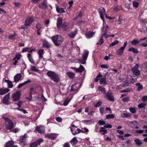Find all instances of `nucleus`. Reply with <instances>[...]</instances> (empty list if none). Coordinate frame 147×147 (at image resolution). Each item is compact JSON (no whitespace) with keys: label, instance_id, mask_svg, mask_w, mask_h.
I'll use <instances>...</instances> for the list:
<instances>
[{"label":"nucleus","instance_id":"nucleus-52","mask_svg":"<svg viewBox=\"0 0 147 147\" xmlns=\"http://www.w3.org/2000/svg\"><path fill=\"white\" fill-rule=\"evenodd\" d=\"M102 104V102L100 101H99L96 103V104L94 105V106L96 107H98Z\"/></svg>","mask_w":147,"mask_h":147},{"label":"nucleus","instance_id":"nucleus-21","mask_svg":"<svg viewBox=\"0 0 147 147\" xmlns=\"http://www.w3.org/2000/svg\"><path fill=\"white\" fill-rule=\"evenodd\" d=\"M62 19L61 18H59L57 19V26L58 30H60L61 28V25L62 24Z\"/></svg>","mask_w":147,"mask_h":147},{"label":"nucleus","instance_id":"nucleus-63","mask_svg":"<svg viewBox=\"0 0 147 147\" xmlns=\"http://www.w3.org/2000/svg\"><path fill=\"white\" fill-rule=\"evenodd\" d=\"M139 41H138L137 40H134L132 41L131 43L133 45H136L139 43Z\"/></svg>","mask_w":147,"mask_h":147},{"label":"nucleus","instance_id":"nucleus-2","mask_svg":"<svg viewBox=\"0 0 147 147\" xmlns=\"http://www.w3.org/2000/svg\"><path fill=\"white\" fill-rule=\"evenodd\" d=\"M51 39L55 45L57 46L61 45L63 40V38L58 35L53 36Z\"/></svg>","mask_w":147,"mask_h":147},{"label":"nucleus","instance_id":"nucleus-14","mask_svg":"<svg viewBox=\"0 0 147 147\" xmlns=\"http://www.w3.org/2000/svg\"><path fill=\"white\" fill-rule=\"evenodd\" d=\"M78 32L77 29H76L75 31L69 32L68 34V36L71 38H74L77 34Z\"/></svg>","mask_w":147,"mask_h":147},{"label":"nucleus","instance_id":"nucleus-26","mask_svg":"<svg viewBox=\"0 0 147 147\" xmlns=\"http://www.w3.org/2000/svg\"><path fill=\"white\" fill-rule=\"evenodd\" d=\"M9 95V94H7L4 97L3 100V103L5 104H8Z\"/></svg>","mask_w":147,"mask_h":147},{"label":"nucleus","instance_id":"nucleus-36","mask_svg":"<svg viewBox=\"0 0 147 147\" xmlns=\"http://www.w3.org/2000/svg\"><path fill=\"white\" fill-rule=\"evenodd\" d=\"M104 129L103 127H101L100 130L99 131V132H102L101 133L102 135H104L107 133V130Z\"/></svg>","mask_w":147,"mask_h":147},{"label":"nucleus","instance_id":"nucleus-28","mask_svg":"<svg viewBox=\"0 0 147 147\" xmlns=\"http://www.w3.org/2000/svg\"><path fill=\"white\" fill-rule=\"evenodd\" d=\"M94 34V32H92L89 31L87 32L85 34L86 37L87 38H90L93 36V35Z\"/></svg>","mask_w":147,"mask_h":147},{"label":"nucleus","instance_id":"nucleus-55","mask_svg":"<svg viewBox=\"0 0 147 147\" xmlns=\"http://www.w3.org/2000/svg\"><path fill=\"white\" fill-rule=\"evenodd\" d=\"M103 40L102 38V37H101L99 41L97 42L96 44L97 45H98L99 44L101 45L103 43Z\"/></svg>","mask_w":147,"mask_h":147},{"label":"nucleus","instance_id":"nucleus-24","mask_svg":"<svg viewBox=\"0 0 147 147\" xmlns=\"http://www.w3.org/2000/svg\"><path fill=\"white\" fill-rule=\"evenodd\" d=\"M88 54L89 51H88L84 50L82 55L83 59L86 61L88 57Z\"/></svg>","mask_w":147,"mask_h":147},{"label":"nucleus","instance_id":"nucleus-35","mask_svg":"<svg viewBox=\"0 0 147 147\" xmlns=\"http://www.w3.org/2000/svg\"><path fill=\"white\" fill-rule=\"evenodd\" d=\"M56 11L58 13H63L65 12V11L63 10L64 9L62 8H59L58 7H56Z\"/></svg>","mask_w":147,"mask_h":147},{"label":"nucleus","instance_id":"nucleus-60","mask_svg":"<svg viewBox=\"0 0 147 147\" xmlns=\"http://www.w3.org/2000/svg\"><path fill=\"white\" fill-rule=\"evenodd\" d=\"M16 35L15 34H11L8 36V38L10 39H13L15 38Z\"/></svg>","mask_w":147,"mask_h":147},{"label":"nucleus","instance_id":"nucleus-8","mask_svg":"<svg viewBox=\"0 0 147 147\" xmlns=\"http://www.w3.org/2000/svg\"><path fill=\"white\" fill-rule=\"evenodd\" d=\"M80 84H76L73 85L71 87V91L74 94L77 92L79 88H80Z\"/></svg>","mask_w":147,"mask_h":147},{"label":"nucleus","instance_id":"nucleus-62","mask_svg":"<svg viewBox=\"0 0 147 147\" xmlns=\"http://www.w3.org/2000/svg\"><path fill=\"white\" fill-rule=\"evenodd\" d=\"M8 85V87L9 88H13V86L12 85V83L9 81V82L7 83Z\"/></svg>","mask_w":147,"mask_h":147},{"label":"nucleus","instance_id":"nucleus-44","mask_svg":"<svg viewBox=\"0 0 147 147\" xmlns=\"http://www.w3.org/2000/svg\"><path fill=\"white\" fill-rule=\"evenodd\" d=\"M115 117V116L113 114H108L106 116V118L107 119H113Z\"/></svg>","mask_w":147,"mask_h":147},{"label":"nucleus","instance_id":"nucleus-31","mask_svg":"<svg viewBox=\"0 0 147 147\" xmlns=\"http://www.w3.org/2000/svg\"><path fill=\"white\" fill-rule=\"evenodd\" d=\"M98 89L99 90L103 93L104 95L106 93V90L105 88L102 86H99L98 87Z\"/></svg>","mask_w":147,"mask_h":147},{"label":"nucleus","instance_id":"nucleus-9","mask_svg":"<svg viewBox=\"0 0 147 147\" xmlns=\"http://www.w3.org/2000/svg\"><path fill=\"white\" fill-rule=\"evenodd\" d=\"M70 68L73 69L76 72L82 73L85 71V68L83 65H80V67L77 68L76 67H71Z\"/></svg>","mask_w":147,"mask_h":147},{"label":"nucleus","instance_id":"nucleus-6","mask_svg":"<svg viewBox=\"0 0 147 147\" xmlns=\"http://www.w3.org/2000/svg\"><path fill=\"white\" fill-rule=\"evenodd\" d=\"M71 126L72 127L71 128V130L73 135H76L80 132L81 130L79 128H77V127L73 124L71 125Z\"/></svg>","mask_w":147,"mask_h":147},{"label":"nucleus","instance_id":"nucleus-54","mask_svg":"<svg viewBox=\"0 0 147 147\" xmlns=\"http://www.w3.org/2000/svg\"><path fill=\"white\" fill-rule=\"evenodd\" d=\"M77 60L78 62L80 63L84 64L86 63V61L83 59L82 60L80 59H78Z\"/></svg>","mask_w":147,"mask_h":147},{"label":"nucleus","instance_id":"nucleus-42","mask_svg":"<svg viewBox=\"0 0 147 147\" xmlns=\"http://www.w3.org/2000/svg\"><path fill=\"white\" fill-rule=\"evenodd\" d=\"M124 20L123 17L121 16L120 15L119 16L118 20V24H121L122 22Z\"/></svg>","mask_w":147,"mask_h":147},{"label":"nucleus","instance_id":"nucleus-12","mask_svg":"<svg viewBox=\"0 0 147 147\" xmlns=\"http://www.w3.org/2000/svg\"><path fill=\"white\" fill-rule=\"evenodd\" d=\"M35 131L40 134L43 133L45 131V128L44 127L42 126H37L35 127Z\"/></svg>","mask_w":147,"mask_h":147},{"label":"nucleus","instance_id":"nucleus-13","mask_svg":"<svg viewBox=\"0 0 147 147\" xmlns=\"http://www.w3.org/2000/svg\"><path fill=\"white\" fill-rule=\"evenodd\" d=\"M98 12L100 15V17L101 18L102 20L103 21H104V14L105 15L106 14V11L104 8H103L102 9H98Z\"/></svg>","mask_w":147,"mask_h":147},{"label":"nucleus","instance_id":"nucleus-3","mask_svg":"<svg viewBox=\"0 0 147 147\" xmlns=\"http://www.w3.org/2000/svg\"><path fill=\"white\" fill-rule=\"evenodd\" d=\"M47 74L54 82H59V78L58 75L54 72L49 71L47 73Z\"/></svg>","mask_w":147,"mask_h":147},{"label":"nucleus","instance_id":"nucleus-18","mask_svg":"<svg viewBox=\"0 0 147 147\" xmlns=\"http://www.w3.org/2000/svg\"><path fill=\"white\" fill-rule=\"evenodd\" d=\"M14 142L12 140L9 141L5 144V147H18L17 146L14 145Z\"/></svg>","mask_w":147,"mask_h":147},{"label":"nucleus","instance_id":"nucleus-29","mask_svg":"<svg viewBox=\"0 0 147 147\" xmlns=\"http://www.w3.org/2000/svg\"><path fill=\"white\" fill-rule=\"evenodd\" d=\"M106 75L104 77L102 78H101L100 81V84H104L105 85H107V83L106 82Z\"/></svg>","mask_w":147,"mask_h":147},{"label":"nucleus","instance_id":"nucleus-56","mask_svg":"<svg viewBox=\"0 0 147 147\" xmlns=\"http://www.w3.org/2000/svg\"><path fill=\"white\" fill-rule=\"evenodd\" d=\"M26 68V65L24 62L22 63V66L21 67V70L24 71Z\"/></svg>","mask_w":147,"mask_h":147},{"label":"nucleus","instance_id":"nucleus-16","mask_svg":"<svg viewBox=\"0 0 147 147\" xmlns=\"http://www.w3.org/2000/svg\"><path fill=\"white\" fill-rule=\"evenodd\" d=\"M69 24L67 22H64L61 26V28L63 30H67L69 27Z\"/></svg>","mask_w":147,"mask_h":147},{"label":"nucleus","instance_id":"nucleus-46","mask_svg":"<svg viewBox=\"0 0 147 147\" xmlns=\"http://www.w3.org/2000/svg\"><path fill=\"white\" fill-rule=\"evenodd\" d=\"M69 7L67 8V9L68 10H70L71 9V7H72V5L73 3V1L71 0L69 2Z\"/></svg>","mask_w":147,"mask_h":147},{"label":"nucleus","instance_id":"nucleus-53","mask_svg":"<svg viewBox=\"0 0 147 147\" xmlns=\"http://www.w3.org/2000/svg\"><path fill=\"white\" fill-rule=\"evenodd\" d=\"M105 125H104L103 127L104 128H111L112 127V126L110 124H106Z\"/></svg>","mask_w":147,"mask_h":147},{"label":"nucleus","instance_id":"nucleus-57","mask_svg":"<svg viewBox=\"0 0 147 147\" xmlns=\"http://www.w3.org/2000/svg\"><path fill=\"white\" fill-rule=\"evenodd\" d=\"M146 106V104L144 103H142L138 105V107L139 108H142Z\"/></svg>","mask_w":147,"mask_h":147},{"label":"nucleus","instance_id":"nucleus-40","mask_svg":"<svg viewBox=\"0 0 147 147\" xmlns=\"http://www.w3.org/2000/svg\"><path fill=\"white\" fill-rule=\"evenodd\" d=\"M89 131L88 129L86 127H84L82 128V129L81 130L80 132H81L83 133L87 134Z\"/></svg>","mask_w":147,"mask_h":147},{"label":"nucleus","instance_id":"nucleus-39","mask_svg":"<svg viewBox=\"0 0 147 147\" xmlns=\"http://www.w3.org/2000/svg\"><path fill=\"white\" fill-rule=\"evenodd\" d=\"M128 51H132L134 53H137L138 52V50L136 49L133 47L130 48L128 49Z\"/></svg>","mask_w":147,"mask_h":147},{"label":"nucleus","instance_id":"nucleus-51","mask_svg":"<svg viewBox=\"0 0 147 147\" xmlns=\"http://www.w3.org/2000/svg\"><path fill=\"white\" fill-rule=\"evenodd\" d=\"M118 42H119V41L118 40H115L110 45L109 47H111L115 45H116Z\"/></svg>","mask_w":147,"mask_h":147},{"label":"nucleus","instance_id":"nucleus-30","mask_svg":"<svg viewBox=\"0 0 147 147\" xmlns=\"http://www.w3.org/2000/svg\"><path fill=\"white\" fill-rule=\"evenodd\" d=\"M124 49L123 47H121L120 49H119L117 52V53L119 55H121L123 52V51Z\"/></svg>","mask_w":147,"mask_h":147},{"label":"nucleus","instance_id":"nucleus-4","mask_svg":"<svg viewBox=\"0 0 147 147\" xmlns=\"http://www.w3.org/2000/svg\"><path fill=\"white\" fill-rule=\"evenodd\" d=\"M105 98L111 101H113L115 99L112 92L111 90H109L104 95Z\"/></svg>","mask_w":147,"mask_h":147},{"label":"nucleus","instance_id":"nucleus-5","mask_svg":"<svg viewBox=\"0 0 147 147\" xmlns=\"http://www.w3.org/2000/svg\"><path fill=\"white\" fill-rule=\"evenodd\" d=\"M20 91H18L13 93L11 95V99L13 101H16L18 100L21 96Z\"/></svg>","mask_w":147,"mask_h":147},{"label":"nucleus","instance_id":"nucleus-11","mask_svg":"<svg viewBox=\"0 0 147 147\" xmlns=\"http://www.w3.org/2000/svg\"><path fill=\"white\" fill-rule=\"evenodd\" d=\"M28 137L26 134H25L22 137L20 142V144L22 146H24L27 143V138Z\"/></svg>","mask_w":147,"mask_h":147},{"label":"nucleus","instance_id":"nucleus-45","mask_svg":"<svg viewBox=\"0 0 147 147\" xmlns=\"http://www.w3.org/2000/svg\"><path fill=\"white\" fill-rule=\"evenodd\" d=\"M134 142L138 145H141L142 144V143L141 140L138 139H135L134 140Z\"/></svg>","mask_w":147,"mask_h":147},{"label":"nucleus","instance_id":"nucleus-64","mask_svg":"<svg viewBox=\"0 0 147 147\" xmlns=\"http://www.w3.org/2000/svg\"><path fill=\"white\" fill-rule=\"evenodd\" d=\"M98 124L100 125H103L105 124V123L104 121L100 120L99 121Z\"/></svg>","mask_w":147,"mask_h":147},{"label":"nucleus","instance_id":"nucleus-20","mask_svg":"<svg viewBox=\"0 0 147 147\" xmlns=\"http://www.w3.org/2000/svg\"><path fill=\"white\" fill-rule=\"evenodd\" d=\"M34 21L33 19L32 18L28 17L26 20L25 24L26 26L29 25Z\"/></svg>","mask_w":147,"mask_h":147},{"label":"nucleus","instance_id":"nucleus-47","mask_svg":"<svg viewBox=\"0 0 147 147\" xmlns=\"http://www.w3.org/2000/svg\"><path fill=\"white\" fill-rule=\"evenodd\" d=\"M139 5V3L137 1H133V6L134 7H135V8L138 7Z\"/></svg>","mask_w":147,"mask_h":147},{"label":"nucleus","instance_id":"nucleus-25","mask_svg":"<svg viewBox=\"0 0 147 147\" xmlns=\"http://www.w3.org/2000/svg\"><path fill=\"white\" fill-rule=\"evenodd\" d=\"M39 55V58L40 59L42 58L43 57V55L44 54V50L43 49H40L38 52Z\"/></svg>","mask_w":147,"mask_h":147},{"label":"nucleus","instance_id":"nucleus-19","mask_svg":"<svg viewBox=\"0 0 147 147\" xmlns=\"http://www.w3.org/2000/svg\"><path fill=\"white\" fill-rule=\"evenodd\" d=\"M82 122L84 124L86 125H91L94 124V119H91L90 120H84L82 121Z\"/></svg>","mask_w":147,"mask_h":147},{"label":"nucleus","instance_id":"nucleus-38","mask_svg":"<svg viewBox=\"0 0 147 147\" xmlns=\"http://www.w3.org/2000/svg\"><path fill=\"white\" fill-rule=\"evenodd\" d=\"M27 57L30 61L32 63H34V61L33 59L32 56L30 54H28L27 55Z\"/></svg>","mask_w":147,"mask_h":147},{"label":"nucleus","instance_id":"nucleus-41","mask_svg":"<svg viewBox=\"0 0 147 147\" xmlns=\"http://www.w3.org/2000/svg\"><path fill=\"white\" fill-rule=\"evenodd\" d=\"M72 97V95L71 96V98L69 99H66L64 102H63V105L64 106H67L69 102V101H70L71 98Z\"/></svg>","mask_w":147,"mask_h":147},{"label":"nucleus","instance_id":"nucleus-1","mask_svg":"<svg viewBox=\"0 0 147 147\" xmlns=\"http://www.w3.org/2000/svg\"><path fill=\"white\" fill-rule=\"evenodd\" d=\"M2 118L5 120V126L7 131H11V130L13 128L14 124L12 121L7 117H5L4 116H2Z\"/></svg>","mask_w":147,"mask_h":147},{"label":"nucleus","instance_id":"nucleus-49","mask_svg":"<svg viewBox=\"0 0 147 147\" xmlns=\"http://www.w3.org/2000/svg\"><path fill=\"white\" fill-rule=\"evenodd\" d=\"M129 110L131 113H135L136 111V108L134 107H130L129 109Z\"/></svg>","mask_w":147,"mask_h":147},{"label":"nucleus","instance_id":"nucleus-10","mask_svg":"<svg viewBox=\"0 0 147 147\" xmlns=\"http://www.w3.org/2000/svg\"><path fill=\"white\" fill-rule=\"evenodd\" d=\"M139 65L136 64V65L131 69V71L136 76H138L140 74V70L138 69Z\"/></svg>","mask_w":147,"mask_h":147},{"label":"nucleus","instance_id":"nucleus-37","mask_svg":"<svg viewBox=\"0 0 147 147\" xmlns=\"http://www.w3.org/2000/svg\"><path fill=\"white\" fill-rule=\"evenodd\" d=\"M22 55L18 53L16 55L15 57L13 59V60H14L16 59L18 60H19L20 59Z\"/></svg>","mask_w":147,"mask_h":147},{"label":"nucleus","instance_id":"nucleus-32","mask_svg":"<svg viewBox=\"0 0 147 147\" xmlns=\"http://www.w3.org/2000/svg\"><path fill=\"white\" fill-rule=\"evenodd\" d=\"M71 144L73 146L77 144L78 141L76 137L74 138L71 141Z\"/></svg>","mask_w":147,"mask_h":147},{"label":"nucleus","instance_id":"nucleus-43","mask_svg":"<svg viewBox=\"0 0 147 147\" xmlns=\"http://www.w3.org/2000/svg\"><path fill=\"white\" fill-rule=\"evenodd\" d=\"M122 8L121 6L120 5H117L113 9L114 11H117L121 9Z\"/></svg>","mask_w":147,"mask_h":147},{"label":"nucleus","instance_id":"nucleus-33","mask_svg":"<svg viewBox=\"0 0 147 147\" xmlns=\"http://www.w3.org/2000/svg\"><path fill=\"white\" fill-rule=\"evenodd\" d=\"M136 85L138 87L137 88V90L140 91L141 90L143 89V86L141 84L138 83H136Z\"/></svg>","mask_w":147,"mask_h":147},{"label":"nucleus","instance_id":"nucleus-61","mask_svg":"<svg viewBox=\"0 0 147 147\" xmlns=\"http://www.w3.org/2000/svg\"><path fill=\"white\" fill-rule=\"evenodd\" d=\"M30 82H31V81L30 80H28L26 81L25 82H24L20 84L22 86H22H24V85H26V84L30 83Z\"/></svg>","mask_w":147,"mask_h":147},{"label":"nucleus","instance_id":"nucleus-7","mask_svg":"<svg viewBox=\"0 0 147 147\" xmlns=\"http://www.w3.org/2000/svg\"><path fill=\"white\" fill-rule=\"evenodd\" d=\"M43 140L42 138H40L37 140L30 144V147H37L39 145L42 143L43 142Z\"/></svg>","mask_w":147,"mask_h":147},{"label":"nucleus","instance_id":"nucleus-22","mask_svg":"<svg viewBox=\"0 0 147 147\" xmlns=\"http://www.w3.org/2000/svg\"><path fill=\"white\" fill-rule=\"evenodd\" d=\"M40 8L45 9L47 7V2L46 1H44L41 3L39 4L38 5Z\"/></svg>","mask_w":147,"mask_h":147},{"label":"nucleus","instance_id":"nucleus-15","mask_svg":"<svg viewBox=\"0 0 147 147\" xmlns=\"http://www.w3.org/2000/svg\"><path fill=\"white\" fill-rule=\"evenodd\" d=\"M57 136L56 134L51 133L46 134L45 136L51 140H54L56 138Z\"/></svg>","mask_w":147,"mask_h":147},{"label":"nucleus","instance_id":"nucleus-50","mask_svg":"<svg viewBox=\"0 0 147 147\" xmlns=\"http://www.w3.org/2000/svg\"><path fill=\"white\" fill-rule=\"evenodd\" d=\"M129 83L127 80H126L124 82L123 85V87H125L129 85Z\"/></svg>","mask_w":147,"mask_h":147},{"label":"nucleus","instance_id":"nucleus-23","mask_svg":"<svg viewBox=\"0 0 147 147\" xmlns=\"http://www.w3.org/2000/svg\"><path fill=\"white\" fill-rule=\"evenodd\" d=\"M42 46L43 47L48 48L50 47L51 45L46 39H44L43 42Z\"/></svg>","mask_w":147,"mask_h":147},{"label":"nucleus","instance_id":"nucleus-59","mask_svg":"<svg viewBox=\"0 0 147 147\" xmlns=\"http://www.w3.org/2000/svg\"><path fill=\"white\" fill-rule=\"evenodd\" d=\"M140 22L142 23L146 24L147 23V19H144L143 18H141L140 20Z\"/></svg>","mask_w":147,"mask_h":147},{"label":"nucleus","instance_id":"nucleus-27","mask_svg":"<svg viewBox=\"0 0 147 147\" xmlns=\"http://www.w3.org/2000/svg\"><path fill=\"white\" fill-rule=\"evenodd\" d=\"M9 91V90L7 89L6 88L5 89L1 88L0 89V94L3 95L7 93Z\"/></svg>","mask_w":147,"mask_h":147},{"label":"nucleus","instance_id":"nucleus-48","mask_svg":"<svg viewBox=\"0 0 147 147\" xmlns=\"http://www.w3.org/2000/svg\"><path fill=\"white\" fill-rule=\"evenodd\" d=\"M31 69L33 71H39V70L37 69L36 67L35 66H31Z\"/></svg>","mask_w":147,"mask_h":147},{"label":"nucleus","instance_id":"nucleus-34","mask_svg":"<svg viewBox=\"0 0 147 147\" xmlns=\"http://www.w3.org/2000/svg\"><path fill=\"white\" fill-rule=\"evenodd\" d=\"M67 75L71 78H73L74 77L75 74L72 72H69L66 73Z\"/></svg>","mask_w":147,"mask_h":147},{"label":"nucleus","instance_id":"nucleus-17","mask_svg":"<svg viewBox=\"0 0 147 147\" xmlns=\"http://www.w3.org/2000/svg\"><path fill=\"white\" fill-rule=\"evenodd\" d=\"M23 77L21 73L17 74L14 76V81L15 82H18Z\"/></svg>","mask_w":147,"mask_h":147},{"label":"nucleus","instance_id":"nucleus-58","mask_svg":"<svg viewBox=\"0 0 147 147\" xmlns=\"http://www.w3.org/2000/svg\"><path fill=\"white\" fill-rule=\"evenodd\" d=\"M36 28L38 30H39L41 28L40 24L39 23H38L36 25Z\"/></svg>","mask_w":147,"mask_h":147}]
</instances>
